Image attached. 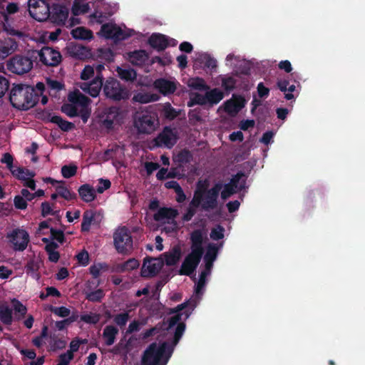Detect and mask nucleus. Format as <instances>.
I'll list each match as a JSON object with an SVG mask.
<instances>
[{
	"instance_id": "69168bd1",
	"label": "nucleus",
	"mask_w": 365,
	"mask_h": 365,
	"mask_svg": "<svg viewBox=\"0 0 365 365\" xmlns=\"http://www.w3.org/2000/svg\"><path fill=\"white\" fill-rule=\"evenodd\" d=\"M110 187V182L108 180L100 179L98 185L97 186V192L102 193L104 190L108 189Z\"/></svg>"
},
{
	"instance_id": "6e6d98bb",
	"label": "nucleus",
	"mask_w": 365,
	"mask_h": 365,
	"mask_svg": "<svg viewBox=\"0 0 365 365\" xmlns=\"http://www.w3.org/2000/svg\"><path fill=\"white\" fill-rule=\"evenodd\" d=\"M128 319H129V314L128 312L118 314L114 317L115 323L117 325H118L120 327H123L125 326Z\"/></svg>"
},
{
	"instance_id": "473e14b6",
	"label": "nucleus",
	"mask_w": 365,
	"mask_h": 365,
	"mask_svg": "<svg viewBox=\"0 0 365 365\" xmlns=\"http://www.w3.org/2000/svg\"><path fill=\"white\" fill-rule=\"evenodd\" d=\"M206 93H200L198 91H192L190 93V100L187 102V106L192 107L194 105H206Z\"/></svg>"
},
{
	"instance_id": "412c9836",
	"label": "nucleus",
	"mask_w": 365,
	"mask_h": 365,
	"mask_svg": "<svg viewBox=\"0 0 365 365\" xmlns=\"http://www.w3.org/2000/svg\"><path fill=\"white\" fill-rule=\"evenodd\" d=\"M18 48V44L11 38H6L0 41V59H4L14 53Z\"/></svg>"
},
{
	"instance_id": "4be33fe9",
	"label": "nucleus",
	"mask_w": 365,
	"mask_h": 365,
	"mask_svg": "<svg viewBox=\"0 0 365 365\" xmlns=\"http://www.w3.org/2000/svg\"><path fill=\"white\" fill-rule=\"evenodd\" d=\"M102 218L100 213L93 210H86L83 214V221L81 222V231L88 232L92 224H98Z\"/></svg>"
},
{
	"instance_id": "e433bc0d",
	"label": "nucleus",
	"mask_w": 365,
	"mask_h": 365,
	"mask_svg": "<svg viewBox=\"0 0 365 365\" xmlns=\"http://www.w3.org/2000/svg\"><path fill=\"white\" fill-rule=\"evenodd\" d=\"M68 50L71 56L80 59L86 57L88 53V49L81 45H71Z\"/></svg>"
},
{
	"instance_id": "cd10ccee",
	"label": "nucleus",
	"mask_w": 365,
	"mask_h": 365,
	"mask_svg": "<svg viewBox=\"0 0 365 365\" xmlns=\"http://www.w3.org/2000/svg\"><path fill=\"white\" fill-rule=\"evenodd\" d=\"M206 92L207 104L214 105L218 103L224 98L223 93L217 88L210 91L205 90Z\"/></svg>"
},
{
	"instance_id": "bf43d9fd",
	"label": "nucleus",
	"mask_w": 365,
	"mask_h": 365,
	"mask_svg": "<svg viewBox=\"0 0 365 365\" xmlns=\"http://www.w3.org/2000/svg\"><path fill=\"white\" fill-rule=\"evenodd\" d=\"M77 170L76 166L65 165L61 168L62 175L66 178H69L76 175Z\"/></svg>"
},
{
	"instance_id": "c756f323",
	"label": "nucleus",
	"mask_w": 365,
	"mask_h": 365,
	"mask_svg": "<svg viewBox=\"0 0 365 365\" xmlns=\"http://www.w3.org/2000/svg\"><path fill=\"white\" fill-rule=\"evenodd\" d=\"M159 99L158 94L140 92L135 94L133 97V100L135 102L140 103H148L150 102L156 101Z\"/></svg>"
},
{
	"instance_id": "de8ad7c7",
	"label": "nucleus",
	"mask_w": 365,
	"mask_h": 365,
	"mask_svg": "<svg viewBox=\"0 0 365 365\" xmlns=\"http://www.w3.org/2000/svg\"><path fill=\"white\" fill-rule=\"evenodd\" d=\"M224 232L225 228L222 225H217L211 230L210 236L213 240H220L224 237Z\"/></svg>"
},
{
	"instance_id": "0eeeda50",
	"label": "nucleus",
	"mask_w": 365,
	"mask_h": 365,
	"mask_svg": "<svg viewBox=\"0 0 365 365\" xmlns=\"http://www.w3.org/2000/svg\"><path fill=\"white\" fill-rule=\"evenodd\" d=\"M133 30L125 27L122 28L113 23L103 24L101 26L100 31L98 33L100 36L103 38L118 41L124 40L133 35Z\"/></svg>"
},
{
	"instance_id": "4468645a",
	"label": "nucleus",
	"mask_w": 365,
	"mask_h": 365,
	"mask_svg": "<svg viewBox=\"0 0 365 365\" xmlns=\"http://www.w3.org/2000/svg\"><path fill=\"white\" fill-rule=\"evenodd\" d=\"M7 238L12 243L14 250L16 251L26 250L29 241L28 232L19 228L14 229L10 233H8Z\"/></svg>"
},
{
	"instance_id": "9d476101",
	"label": "nucleus",
	"mask_w": 365,
	"mask_h": 365,
	"mask_svg": "<svg viewBox=\"0 0 365 365\" xmlns=\"http://www.w3.org/2000/svg\"><path fill=\"white\" fill-rule=\"evenodd\" d=\"M33 68V61L28 56L16 55L7 62V68L12 73L22 75Z\"/></svg>"
},
{
	"instance_id": "39448f33",
	"label": "nucleus",
	"mask_w": 365,
	"mask_h": 365,
	"mask_svg": "<svg viewBox=\"0 0 365 365\" xmlns=\"http://www.w3.org/2000/svg\"><path fill=\"white\" fill-rule=\"evenodd\" d=\"M208 181L200 180L197 184V188L194 195L192 203L197 205H211L217 202L218 194L220 190V184H216L208 189Z\"/></svg>"
},
{
	"instance_id": "4d7b16f0",
	"label": "nucleus",
	"mask_w": 365,
	"mask_h": 365,
	"mask_svg": "<svg viewBox=\"0 0 365 365\" xmlns=\"http://www.w3.org/2000/svg\"><path fill=\"white\" fill-rule=\"evenodd\" d=\"M176 176L177 175L174 170L168 172V169L165 168L160 169L156 175L157 178L159 180H163L166 178H175Z\"/></svg>"
},
{
	"instance_id": "a878e982",
	"label": "nucleus",
	"mask_w": 365,
	"mask_h": 365,
	"mask_svg": "<svg viewBox=\"0 0 365 365\" xmlns=\"http://www.w3.org/2000/svg\"><path fill=\"white\" fill-rule=\"evenodd\" d=\"M118 334V328L113 325L106 326L103 331V338L105 339V344L107 346L113 345Z\"/></svg>"
},
{
	"instance_id": "f8f14e48",
	"label": "nucleus",
	"mask_w": 365,
	"mask_h": 365,
	"mask_svg": "<svg viewBox=\"0 0 365 365\" xmlns=\"http://www.w3.org/2000/svg\"><path fill=\"white\" fill-rule=\"evenodd\" d=\"M104 93L108 98L119 101L128 98L129 93L123 88L116 80L110 79L106 81L104 86Z\"/></svg>"
},
{
	"instance_id": "58836bf2",
	"label": "nucleus",
	"mask_w": 365,
	"mask_h": 365,
	"mask_svg": "<svg viewBox=\"0 0 365 365\" xmlns=\"http://www.w3.org/2000/svg\"><path fill=\"white\" fill-rule=\"evenodd\" d=\"M104 296L105 293L102 289H98L95 291L86 293V299L92 302H100Z\"/></svg>"
},
{
	"instance_id": "680f3d73",
	"label": "nucleus",
	"mask_w": 365,
	"mask_h": 365,
	"mask_svg": "<svg viewBox=\"0 0 365 365\" xmlns=\"http://www.w3.org/2000/svg\"><path fill=\"white\" fill-rule=\"evenodd\" d=\"M14 309L16 312L19 313L21 317H24L26 314V307L19 300L14 299L13 301Z\"/></svg>"
},
{
	"instance_id": "0e129e2a",
	"label": "nucleus",
	"mask_w": 365,
	"mask_h": 365,
	"mask_svg": "<svg viewBox=\"0 0 365 365\" xmlns=\"http://www.w3.org/2000/svg\"><path fill=\"white\" fill-rule=\"evenodd\" d=\"M9 81L3 76H0V98H1L9 89Z\"/></svg>"
},
{
	"instance_id": "4c0bfd02",
	"label": "nucleus",
	"mask_w": 365,
	"mask_h": 365,
	"mask_svg": "<svg viewBox=\"0 0 365 365\" xmlns=\"http://www.w3.org/2000/svg\"><path fill=\"white\" fill-rule=\"evenodd\" d=\"M117 73L121 79L128 81L135 80L137 76L135 71L132 68H122L118 67Z\"/></svg>"
},
{
	"instance_id": "a19ab883",
	"label": "nucleus",
	"mask_w": 365,
	"mask_h": 365,
	"mask_svg": "<svg viewBox=\"0 0 365 365\" xmlns=\"http://www.w3.org/2000/svg\"><path fill=\"white\" fill-rule=\"evenodd\" d=\"M0 320L6 325L12 323V311L8 307L0 309Z\"/></svg>"
},
{
	"instance_id": "e2e57ef3",
	"label": "nucleus",
	"mask_w": 365,
	"mask_h": 365,
	"mask_svg": "<svg viewBox=\"0 0 365 365\" xmlns=\"http://www.w3.org/2000/svg\"><path fill=\"white\" fill-rule=\"evenodd\" d=\"M86 342L87 341L86 339L80 340L78 338H76L71 341L70 350H68L67 351L73 354V352H76L79 349L81 344H86Z\"/></svg>"
},
{
	"instance_id": "3c124183",
	"label": "nucleus",
	"mask_w": 365,
	"mask_h": 365,
	"mask_svg": "<svg viewBox=\"0 0 365 365\" xmlns=\"http://www.w3.org/2000/svg\"><path fill=\"white\" fill-rule=\"evenodd\" d=\"M50 232H51V240H56L61 244H63L64 242L65 235L62 230H56L53 227H51Z\"/></svg>"
},
{
	"instance_id": "a18cd8bd",
	"label": "nucleus",
	"mask_w": 365,
	"mask_h": 365,
	"mask_svg": "<svg viewBox=\"0 0 365 365\" xmlns=\"http://www.w3.org/2000/svg\"><path fill=\"white\" fill-rule=\"evenodd\" d=\"M208 274L205 272H201L200 277L195 286V292L197 295L202 294V290L206 284V277Z\"/></svg>"
},
{
	"instance_id": "bb28decb",
	"label": "nucleus",
	"mask_w": 365,
	"mask_h": 365,
	"mask_svg": "<svg viewBox=\"0 0 365 365\" xmlns=\"http://www.w3.org/2000/svg\"><path fill=\"white\" fill-rule=\"evenodd\" d=\"M164 257L165 262L167 265H175L181 257V250L178 246H175L171 251L164 253Z\"/></svg>"
},
{
	"instance_id": "72a5a7b5",
	"label": "nucleus",
	"mask_w": 365,
	"mask_h": 365,
	"mask_svg": "<svg viewBox=\"0 0 365 365\" xmlns=\"http://www.w3.org/2000/svg\"><path fill=\"white\" fill-rule=\"evenodd\" d=\"M71 35L76 39L90 40L93 38L92 31L81 26L73 29Z\"/></svg>"
},
{
	"instance_id": "2eb2a0df",
	"label": "nucleus",
	"mask_w": 365,
	"mask_h": 365,
	"mask_svg": "<svg viewBox=\"0 0 365 365\" xmlns=\"http://www.w3.org/2000/svg\"><path fill=\"white\" fill-rule=\"evenodd\" d=\"M244 184L243 175L240 174L236 175L231 181L227 184H220L221 198L226 200L230 197L237 190L241 189Z\"/></svg>"
},
{
	"instance_id": "f3484780",
	"label": "nucleus",
	"mask_w": 365,
	"mask_h": 365,
	"mask_svg": "<svg viewBox=\"0 0 365 365\" xmlns=\"http://www.w3.org/2000/svg\"><path fill=\"white\" fill-rule=\"evenodd\" d=\"M41 61L47 66H55L61 61V53L50 47H44L38 52Z\"/></svg>"
},
{
	"instance_id": "8fccbe9b",
	"label": "nucleus",
	"mask_w": 365,
	"mask_h": 365,
	"mask_svg": "<svg viewBox=\"0 0 365 365\" xmlns=\"http://www.w3.org/2000/svg\"><path fill=\"white\" fill-rule=\"evenodd\" d=\"M163 112L164 116L170 120L174 119L178 115V113L169 103H165L163 106Z\"/></svg>"
},
{
	"instance_id": "c85d7f7f",
	"label": "nucleus",
	"mask_w": 365,
	"mask_h": 365,
	"mask_svg": "<svg viewBox=\"0 0 365 365\" xmlns=\"http://www.w3.org/2000/svg\"><path fill=\"white\" fill-rule=\"evenodd\" d=\"M139 262L135 258H130L123 263L118 264L115 270L118 272H125L134 270L139 267Z\"/></svg>"
},
{
	"instance_id": "aec40b11",
	"label": "nucleus",
	"mask_w": 365,
	"mask_h": 365,
	"mask_svg": "<svg viewBox=\"0 0 365 365\" xmlns=\"http://www.w3.org/2000/svg\"><path fill=\"white\" fill-rule=\"evenodd\" d=\"M120 113L118 108H110L106 110L105 114L102 116V124L105 128L110 129L115 123L120 121Z\"/></svg>"
},
{
	"instance_id": "5701e85b",
	"label": "nucleus",
	"mask_w": 365,
	"mask_h": 365,
	"mask_svg": "<svg viewBox=\"0 0 365 365\" xmlns=\"http://www.w3.org/2000/svg\"><path fill=\"white\" fill-rule=\"evenodd\" d=\"M244 106L245 101L242 97H235L224 104L225 110L230 115L237 114Z\"/></svg>"
},
{
	"instance_id": "20e7f679",
	"label": "nucleus",
	"mask_w": 365,
	"mask_h": 365,
	"mask_svg": "<svg viewBox=\"0 0 365 365\" xmlns=\"http://www.w3.org/2000/svg\"><path fill=\"white\" fill-rule=\"evenodd\" d=\"M10 101L16 108L29 109L36 103L34 89L26 85L14 86L10 94Z\"/></svg>"
},
{
	"instance_id": "2f4dec72",
	"label": "nucleus",
	"mask_w": 365,
	"mask_h": 365,
	"mask_svg": "<svg viewBox=\"0 0 365 365\" xmlns=\"http://www.w3.org/2000/svg\"><path fill=\"white\" fill-rule=\"evenodd\" d=\"M150 44L158 50L164 49L168 46V41L162 34H153L149 39Z\"/></svg>"
},
{
	"instance_id": "c03bdc74",
	"label": "nucleus",
	"mask_w": 365,
	"mask_h": 365,
	"mask_svg": "<svg viewBox=\"0 0 365 365\" xmlns=\"http://www.w3.org/2000/svg\"><path fill=\"white\" fill-rule=\"evenodd\" d=\"M46 85L48 89L51 91L57 92L64 89V83L62 81H57L52 78H48L46 80Z\"/></svg>"
},
{
	"instance_id": "79ce46f5",
	"label": "nucleus",
	"mask_w": 365,
	"mask_h": 365,
	"mask_svg": "<svg viewBox=\"0 0 365 365\" xmlns=\"http://www.w3.org/2000/svg\"><path fill=\"white\" fill-rule=\"evenodd\" d=\"M218 253V247L215 244H209L207 251L204 256V260H210L215 262Z\"/></svg>"
},
{
	"instance_id": "6ab92c4d",
	"label": "nucleus",
	"mask_w": 365,
	"mask_h": 365,
	"mask_svg": "<svg viewBox=\"0 0 365 365\" xmlns=\"http://www.w3.org/2000/svg\"><path fill=\"white\" fill-rule=\"evenodd\" d=\"M150 209L154 210L158 207H148ZM160 209L154 214V220L157 222H165L170 220H173L178 214L177 210L171 208V207H159Z\"/></svg>"
},
{
	"instance_id": "5fc2aeb1",
	"label": "nucleus",
	"mask_w": 365,
	"mask_h": 365,
	"mask_svg": "<svg viewBox=\"0 0 365 365\" xmlns=\"http://www.w3.org/2000/svg\"><path fill=\"white\" fill-rule=\"evenodd\" d=\"M50 310L51 312L61 317H67L70 315L71 313L70 309L66 307H56L51 306Z\"/></svg>"
},
{
	"instance_id": "f704fd0d",
	"label": "nucleus",
	"mask_w": 365,
	"mask_h": 365,
	"mask_svg": "<svg viewBox=\"0 0 365 365\" xmlns=\"http://www.w3.org/2000/svg\"><path fill=\"white\" fill-rule=\"evenodd\" d=\"M11 172L15 178L24 182L33 178L35 175L34 173L23 168H14Z\"/></svg>"
},
{
	"instance_id": "864d4df0",
	"label": "nucleus",
	"mask_w": 365,
	"mask_h": 365,
	"mask_svg": "<svg viewBox=\"0 0 365 365\" xmlns=\"http://www.w3.org/2000/svg\"><path fill=\"white\" fill-rule=\"evenodd\" d=\"M81 320L85 323L96 324L99 320V315L97 314H86L81 316Z\"/></svg>"
},
{
	"instance_id": "393cba45",
	"label": "nucleus",
	"mask_w": 365,
	"mask_h": 365,
	"mask_svg": "<svg viewBox=\"0 0 365 365\" xmlns=\"http://www.w3.org/2000/svg\"><path fill=\"white\" fill-rule=\"evenodd\" d=\"M78 194L86 202L93 201L96 197V190L88 184H84L78 188Z\"/></svg>"
},
{
	"instance_id": "b1692460",
	"label": "nucleus",
	"mask_w": 365,
	"mask_h": 365,
	"mask_svg": "<svg viewBox=\"0 0 365 365\" xmlns=\"http://www.w3.org/2000/svg\"><path fill=\"white\" fill-rule=\"evenodd\" d=\"M154 86L164 95L173 93L177 88L175 81L163 78L156 80L154 83Z\"/></svg>"
},
{
	"instance_id": "9b49d317",
	"label": "nucleus",
	"mask_w": 365,
	"mask_h": 365,
	"mask_svg": "<svg viewBox=\"0 0 365 365\" xmlns=\"http://www.w3.org/2000/svg\"><path fill=\"white\" fill-rule=\"evenodd\" d=\"M29 12L31 16L38 21L46 20L50 15V8L44 0H29Z\"/></svg>"
},
{
	"instance_id": "37998d69",
	"label": "nucleus",
	"mask_w": 365,
	"mask_h": 365,
	"mask_svg": "<svg viewBox=\"0 0 365 365\" xmlns=\"http://www.w3.org/2000/svg\"><path fill=\"white\" fill-rule=\"evenodd\" d=\"M89 10V5L87 3L76 1L72 6V13L74 16L86 14Z\"/></svg>"
},
{
	"instance_id": "338daca9",
	"label": "nucleus",
	"mask_w": 365,
	"mask_h": 365,
	"mask_svg": "<svg viewBox=\"0 0 365 365\" xmlns=\"http://www.w3.org/2000/svg\"><path fill=\"white\" fill-rule=\"evenodd\" d=\"M1 162L5 163L10 171L14 170L13 167V157L9 153H4Z\"/></svg>"
},
{
	"instance_id": "f03ea898",
	"label": "nucleus",
	"mask_w": 365,
	"mask_h": 365,
	"mask_svg": "<svg viewBox=\"0 0 365 365\" xmlns=\"http://www.w3.org/2000/svg\"><path fill=\"white\" fill-rule=\"evenodd\" d=\"M190 239L191 251L185 257L180 269V274L186 276H191L194 273L204 254L203 231L200 229L193 230Z\"/></svg>"
},
{
	"instance_id": "f257e3e1",
	"label": "nucleus",
	"mask_w": 365,
	"mask_h": 365,
	"mask_svg": "<svg viewBox=\"0 0 365 365\" xmlns=\"http://www.w3.org/2000/svg\"><path fill=\"white\" fill-rule=\"evenodd\" d=\"M186 325L179 324L176 327L172 344L163 342L158 345L156 342L150 344L145 350L142 356V365H166L171 356L174 347L178 344L182 336Z\"/></svg>"
},
{
	"instance_id": "ea45409f",
	"label": "nucleus",
	"mask_w": 365,
	"mask_h": 365,
	"mask_svg": "<svg viewBox=\"0 0 365 365\" xmlns=\"http://www.w3.org/2000/svg\"><path fill=\"white\" fill-rule=\"evenodd\" d=\"M192 155L187 150L180 151L173 157V161L178 163L179 165L187 163L190 161Z\"/></svg>"
},
{
	"instance_id": "09e8293b",
	"label": "nucleus",
	"mask_w": 365,
	"mask_h": 365,
	"mask_svg": "<svg viewBox=\"0 0 365 365\" xmlns=\"http://www.w3.org/2000/svg\"><path fill=\"white\" fill-rule=\"evenodd\" d=\"M94 68L91 66H86L81 73V78L83 81L93 79L95 78Z\"/></svg>"
},
{
	"instance_id": "ddd939ff",
	"label": "nucleus",
	"mask_w": 365,
	"mask_h": 365,
	"mask_svg": "<svg viewBox=\"0 0 365 365\" xmlns=\"http://www.w3.org/2000/svg\"><path fill=\"white\" fill-rule=\"evenodd\" d=\"M104 68V66L101 64H98L96 66L97 73L95 78L90 83L84 82L79 85V87L86 93L90 94L92 97H96L102 88L103 81L101 74V71Z\"/></svg>"
},
{
	"instance_id": "49530a36",
	"label": "nucleus",
	"mask_w": 365,
	"mask_h": 365,
	"mask_svg": "<svg viewBox=\"0 0 365 365\" xmlns=\"http://www.w3.org/2000/svg\"><path fill=\"white\" fill-rule=\"evenodd\" d=\"M51 121L56 123L63 130L65 131L69 130L73 127V125L71 123L62 119L59 116L52 117Z\"/></svg>"
},
{
	"instance_id": "603ef678",
	"label": "nucleus",
	"mask_w": 365,
	"mask_h": 365,
	"mask_svg": "<svg viewBox=\"0 0 365 365\" xmlns=\"http://www.w3.org/2000/svg\"><path fill=\"white\" fill-rule=\"evenodd\" d=\"M59 197L63 198L67 201H71L76 198V195L64 187L58 188Z\"/></svg>"
},
{
	"instance_id": "1a4fd4ad",
	"label": "nucleus",
	"mask_w": 365,
	"mask_h": 365,
	"mask_svg": "<svg viewBox=\"0 0 365 365\" xmlns=\"http://www.w3.org/2000/svg\"><path fill=\"white\" fill-rule=\"evenodd\" d=\"M113 242L118 253L125 254L133 248L132 236L126 227H122L114 232Z\"/></svg>"
},
{
	"instance_id": "13d9d810",
	"label": "nucleus",
	"mask_w": 365,
	"mask_h": 365,
	"mask_svg": "<svg viewBox=\"0 0 365 365\" xmlns=\"http://www.w3.org/2000/svg\"><path fill=\"white\" fill-rule=\"evenodd\" d=\"M289 86V81L286 80H280L277 82V86L278 88L284 93L285 98L287 100H291L294 98V96L292 93H287V86Z\"/></svg>"
},
{
	"instance_id": "7c9ffc66",
	"label": "nucleus",
	"mask_w": 365,
	"mask_h": 365,
	"mask_svg": "<svg viewBox=\"0 0 365 365\" xmlns=\"http://www.w3.org/2000/svg\"><path fill=\"white\" fill-rule=\"evenodd\" d=\"M128 59L131 63L140 66L148 61V56L145 51L140 50L130 53Z\"/></svg>"
},
{
	"instance_id": "774afa93",
	"label": "nucleus",
	"mask_w": 365,
	"mask_h": 365,
	"mask_svg": "<svg viewBox=\"0 0 365 365\" xmlns=\"http://www.w3.org/2000/svg\"><path fill=\"white\" fill-rule=\"evenodd\" d=\"M26 273L29 274L30 272H36L38 271L39 266L38 262H35L34 259L29 260L26 267Z\"/></svg>"
},
{
	"instance_id": "dca6fc26",
	"label": "nucleus",
	"mask_w": 365,
	"mask_h": 365,
	"mask_svg": "<svg viewBox=\"0 0 365 365\" xmlns=\"http://www.w3.org/2000/svg\"><path fill=\"white\" fill-rule=\"evenodd\" d=\"M178 139V132L175 128L166 127L156 138L157 144L160 146L172 148Z\"/></svg>"
},
{
	"instance_id": "a211bd4d",
	"label": "nucleus",
	"mask_w": 365,
	"mask_h": 365,
	"mask_svg": "<svg viewBox=\"0 0 365 365\" xmlns=\"http://www.w3.org/2000/svg\"><path fill=\"white\" fill-rule=\"evenodd\" d=\"M163 266V262L157 259L145 257L141 269L142 277H153L156 275Z\"/></svg>"
},
{
	"instance_id": "7ed1b4c3",
	"label": "nucleus",
	"mask_w": 365,
	"mask_h": 365,
	"mask_svg": "<svg viewBox=\"0 0 365 365\" xmlns=\"http://www.w3.org/2000/svg\"><path fill=\"white\" fill-rule=\"evenodd\" d=\"M68 103L64 104L61 110L69 117L81 116L86 123L91 115L89 107L91 101L83 96L78 90H75L68 95Z\"/></svg>"
},
{
	"instance_id": "423d86ee",
	"label": "nucleus",
	"mask_w": 365,
	"mask_h": 365,
	"mask_svg": "<svg viewBox=\"0 0 365 365\" xmlns=\"http://www.w3.org/2000/svg\"><path fill=\"white\" fill-rule=\"evenodd\" d=\"M158 115L148 110L137 112L133 118V126L140 134L149 135L155 132L159 127Z\"/></svg>"
},
{
	"instance_id": "6e6552de",
	"label": "nucleus",
	"mask_w": 365,
	"mask_h": 365,
	"mask_svg": "<svg viewBox=\"0 0 365 365\" xmlns=\"http://www.w3.org/2000/svg\"><path fill=\"white\" fill-rule=\"evenodd\" d=\"M195 304L193 302L186 301L180 304H178L174 309H171L170 314H175L168 320V326L167 330L171 329L175 325L184 323L181 322L182 317L183 319L186 320L190 315L192 311L194 309Z\"/></svg>"
},
{
	"instance_id": "c9c22d12",
	"label": "nucleus",
	"mask_w": 365,
	"mask_h": 365,
	"mask_svg": "<svg viewBox=\"0 0 365 365\" xmlns=\"http://www.w3.org/2000/svg\"><path fill=\"white\" fill-rule=\"evenodd\" d=\"M187 85L189 88L195 90V91L209 89V87L206 85L205 81L199 77L188 79Z\"/></svg>"
},
{
	"instance_id": "052dcab7",
	"label": "nucleus",
	"mask_w": 365,
	"mask_h": 365,
	"mask_svg": "<svg viewBox=\"0 0 365 365\" xmlns=\"http://www.w3.org/2000/svg\"><path fill=\"white\" fill-rule=\"evenodd\" d=\"M73 359V354L66 351L58 356V365H68Z\"/></svg>"
}]
</instances>
